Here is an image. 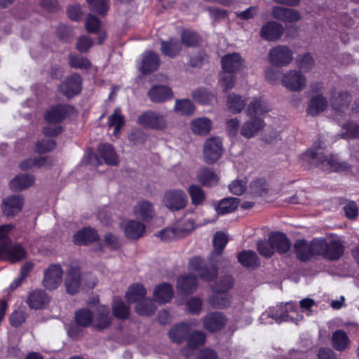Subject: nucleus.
Returning <instances> with one entry per match:
<instances>
[{
	"label": "nucleus",
	"mask_w": 359,
	"mask_h": 359,
	"mask_svg": "<svg viewBox=\"0 0 359 359\" xmlns=\"http://www.w3.org/2000/svg\"><path fill=\"white\" fill-rule=\"evenodd\" d=\"M188 192L190 195L191 203L195 205L202 204L205 199V192L197 185H191L189 187Z\"/></svg>",
	"instance_id": "54"
},
{
	"label": "nucleus",
	"mask_w": 359,
	"mask_h": 359,
	"mask_svg": "<svg viewBox=\"0 0 359 359\" xmlns=\"http://www.w3.org/2000/svg\"><path fill=\"white\" fill-rule=\"evenodd\" d=\"M182 45L187 47L196 46L199 43L200 38L198 34L189 29L183 30L181 34Z\"/></svg>",
	"instance_id": "50"
},
{
	"label": "nucleus",
	"mask_w": 359,
	"mask_h": 359,
	"mask_svg": "<svg viewBox=\"0 0 359 359\" xmlns=\"http://www.w3.org/2000/svg\"><path fill=\"white\" fill-rule=\"evenodd\" d=\"M325 257L330 260L339 259L344 253V246L339 238L326 241Z\"/></svg>",
	"instance_id": "21"
},
{
	"label": "nucleus",
	"mask_w": 359,
	"mask_h": 359,
	"mask_svg": "<svg viewBox=\"0 0 359 359\" xmlns=\"http://www.w3.org/2000/svg\"><path fill=\"white\" fill-rule=\"evenodd\" d=\"M137 121L143 127L154 130H163L168 123L165 115L154 111L143 113L139 116Z\"/></svg>",
	"instance_id": "6"
},
{
	"label": "nucleus",
	"mask_w": 359,
	"mask_h": 359,
	"mask_svg": "<svg viewBox=\"0 0 359 359\" xmlns=\"http://www.w3.org/2000/svg\"><path fill=\"white\" fill-rule=\"evenodd\" d=\"M332 343L337 351H343L348 348L350 340L345 332L337 330L332 334Z\"/></svg>",
	"instance_id": "42"
},
{
	"label": "nucleus",
	"mask_w": 359,
	"mask_h": 359,
	"mask_svg": "<svg viewBox=\"0 0 359 359\" xmlns=\"http://www.w3.org/2000/svg\"><path fill=\"white\" fill-rule=\"evenodd\" d=\"M124 116L121 114L120 108H116L109 118L108 125L109 127H114V135L117 136L120 133L121 128L124 126Z\"/></svg>",
	"instance_id": "46"
},
{
	"label": "nucleus",
	"mask_w": 359,
	"mask_h": 359,
	"mask_svg": "<svg viewBox=\"0 0 359 359\" xmlns=\"http://www.w3.org/2000/svg\"><path fill=\"white\" fill-rule=\"evenodd\" d=\"M297 257L301 261H306L311 257L310 243L304 240L297 241L294 245Z\"/></svg>",
	"instance_id": "45"
},
{
	"label": "nucleus",
	"mask_w": 359,
	"mask_h": 359,
	"mask_svg": "<svg viewBox=\"0 0 359 359\" xmlns=\"http://www.w3.org/2000/svg\"><path fill=\"white\" fill-rule=\"evenodd\" d=\"M196 178L200 183L206 187H212L219 181V177L214 170L206 167L201 168L198 170Z\"/></svg>",
	"instance_id": "31"
},
{
	"label": "nucleus",
	"mask_w": 359,
	"mask_h": 359,
	"mask_svg": "<svg viewBox=\"0 0 359 359\" xmlns=\"http://www.w3.org/2000/svg\"><path fill=\"white\" fill-rule=\"evenodd\" d=\"M204 327L210 332H216L222 329L226 323V317L221 312H212L203 319Z\"/></svg>",
	"instance_id": "17"
},
{
	"label": "nucleus",
	"mask_w": 359,
	"mask_h": 359,
	"mask_svg": "<svg viewBox=\"0 0 359 359\" xmlns=\"http://www.w3.org/2000/svg\"><path fill=\"white\" fill-rule=\"evenodd\" d=\"M73 110L74 108L69 105L57 104L46 111L44 118L50 123H57L64 120Z\"/></svg>",
	"instance_id": "13"
},
{
	"label": "nucleus",
	"mask_w": 359,
	"mask_h": 359,
	"mask_svg": "<svg viewBox=\"0 0 359 359\" xmlns=\"http://www.w3.org/2000/svg\"><path fill=\"white\" fill-rule=\"evenodd\" d=\"M23 197L22 195H12L3 201L2 210L7 216H14L19 213L23 205Z\"/></svg>",
	"instance_id": "18"
},
{
	"label": "nucleus",
	"mask_w": 359,
	"mask_h": 359,
	"mask_svg": "<svg viewBox=\"0 0 359 359\" xmlns=\"http://www.w3.org/2000/svg\"><path fill=\"white\" fill-rule=\"evenodd\" d=\"M342 128L345 130V133L342 135L344 138L359 137V123L350 121L344 124Z\"/></svg>",
	"instance_id": "59"
},
{
	"label": "nucleus",
	"mask_w": 359,
	"mask_h": 359,
	"mask_svg": "<svg viewBox=\"0 0 359 359\" xmlns=\"http://www.w3.org/2000/svg\"><path fill=\"white\" fill-rule=\"evenodd\" d=\"M297 305L294 303H287L284 306H277L269 309V311L262 314V318L268 316L275 320L277 323L290 321L297 324L303 318L302 315L298 313Z\"/></svg>",
	"instance_id": "2"
},
{
	"label": "nucleus",
	"mask_w": 359,
	"mask_h": 359,
	"mask_svg": "<svg viewBox=\"0 0 359 359\" xmlns=\"http://www.w3.org/2000/svg\"><path fill=\"white\" fill-rule=\"evenodd\" d=\"M270 111V107L265 100L262 97H254L248 104L246 114L251 118H258Z\"/></svg>",
	"instance_id": "20"
},
{
	"label": "nucleus",
	"mask_w": 359,
	"mask_h": 359,
	"mask_svg": "<svg viewBox=\"0 0 359 359\" xmlns=\"http://www.w3.org/2000/svg\"><path fill=\"white\" fill-rule=\"evenodd\" d=\"M99 236L97 231L90 227H85L74 235L73 241L77 245H86L95 241Z\"/></svg>",
	"instance_id": "29"
},
{
	"label": "nucleus",
	"mask_w": 359,
	"mask_h": 359,
	"mask_svg": "<svg viewBox=\"0 0 359 359\" xmlns=\"http://www.w3.org/2000/svg\"><path fill=\"white\" fill-rule=\"evenodd\" d=\"M251 193L257 196H262L267 192V184L264 179L253 181L250 186Z\"/></svg>",
	"instance_id": "60"
},
{
	"label": "nucleus",
	"mask_w": 359,
	"mask_h": 359,
	"mask_svg": "<svg viewBox=\"0 0 359 359\" xmlns=\"http://www.w3.org/2000/svg\"><path fill=\"white\" fill-rule=\"evenodd\" d=\"M205 341V334L202 331L194 332L188 340V346L182 350V353L187 357H189L191 350L204 344Z\"/></svg>",
	"instance_id": "36"
},
{
	"label": "nucleus",
	"mask_w": 359,
	"mask_h": 359,
	"mask_svg": "<svg viewBox=\"0 0 359 359\" xmlns=\"http://www.w3.org/2000/svg\"><path fill=\"white\" fill-rule=\"evenodd\" d=\"M283 32V27L280 23L269 21L262 25L259 34L266 41H275L280 39Z\"/></svg>",
	"instance_id": "14"
},
{
	"label": "nucleus",
	"mask_w": 359,
	"mask_h": 359,
	"mask_svg": "<svg viewBox=\"0 0 359 359\" xmlns=\"http://www.w3.org/2000/svg\"><path fill=\"white\" fill-rule=\"evenodd\" d=\"M182 43L177 39H170L161 42V50L162 53L170 57L177 56L182 51Z\"/></svg>",
	"instance_id": "34"
},
{
	"label": "nucleus",
	"mask_w": 359,
	"mask_h": 359,
	"mask_svg": "<svg viewBox=\"0 0 359 359\" xmlns=\"http://www.w3.org/2000/svg\"><path fill=\"white\" fill-rule=\"evenodd\" d=\"M163 203L168 210L177 211L187 206L188 197L182 189H169L163 195Z\"/></svg>",
	"instance_id": "3"
},
{
	"label": "nucleus",
	"mask_w": 359,
	"mask_h": 359,
	"mask_svg": "<svg viewBox=\"0 0 359 359\" xmlns=\"http://www.w3.org/2000/svg\"><path fill=\"white\" fill-rule=\"evenodd\" d=\"M67 292L70 294L78 293L82 287L83 279L79 268L72 266L69 269L65 278Z\"/></svg>",
	"instance_id": "11"
},
{
	"label": "nucleus",
	"mask_w": 359,
	"mask_h": 359,
	"mask_svg": "<svg viewBox=\"0 0 359 359\" xmlns=\"http://www.w3.org/2000/svg\"><path fill=\"white\" fill-rule=\"evenodd\" d=\"M323 142H316L304 154V158L310 163L328 172H344L351 169L346 161H341L337 155L327 154Z\"/></svg>",
	"instance_id": "1"
},
{
	"label": "nucleus",
	"mask_w": 359,
	"mask_h": 359,
	"mask_svg": "<svg viewBox=\"0 0 359 359\" xmlns=\"http://www.w3.org/2000/svg\"><path fill=\"white\" fill-rule=\"evenodd\" d=\"M197 285V278L193 275L183 276L177 280V287L181 292L184 294L192 293L196 289Z\"/></svg>",
	"instance_id": "35"
},
{
	"label": "nucleus",
	"mask_w": 359,
	"mask_h": 359,
	"mask_svg": "<svg viewBox=\"0 0 359 359\" xmlns=\"http://www.w3.org/2000/svg\"><path fill=\"white\" fill-rule=\"evenodd\" d=\"M133 213L137 218L149 222L154 216V208L150 202L142 201L134 206Z\"/></svg>",
	"instance_id": "26"
},
{
	"label": "nucleus",
	"mask_w": 359,
	"mask_h": 359,
	"mask_svg": "<svg viewBox=\"0 0 359 359\" xmlns=\"http://www.w3.org/2000/svg\"><path fill=\"white\" fill-rule=\"evenodd\" d=\"M273 250H276L280 254L287 252L291 246V243L287 236L282 233H275L269 236Z\"/></svg>",
	"instance_id": "30"
},
{
	"label": "nucleus",
	"mask_w": 359,
	"mask_h": 359,
	"mask_svg": "<svg viewBox=\"0 0 359 359\" xmlns=\"http://www.w3.org/2000/svg\"><path fill=\"white\" fill-rule=\"evenodd\" d=\"M47 158L44 157H36L28 158L20 163V168L27 170L32 168H39L46 165Z\"/></svg>",
	"instance_id": "57"
},
{
	"label": "nucleus",
	"mask_w": 359,
	"mask_h": 359,
	"mask_svg": "<svg viewBox=\"0 0 359 359\" xmlns=\"http://www.w3.org/2000/svg\"><path fill=\"white\" fill-rule=\"evenodd\" d=\"M223 154L222 140L217 137L207 139L203 146V158L208 164L217 161Z\"/></svg>",
	"instance_id": "5"
},
{
	"label": "nucleus",
	"mask_w": 359,
	"mask_h": 359,
	"mask_svg": "<svg viewBox=\"0 0 359 359\" xmlns=\"http://www.w3.org/2000/svg\"><path fill=\"white\" fill-rule=\"evenodd\" d=\"M228 238L225 233L217 232L213 237V245L215 250L220 255L227 244Z\"/></svg>",
	"instance_id": "62"
},
{
	"label": "nucleus",
	"mask_w": 359,
	"mask_h": 359,
	"mask_svg": "<svg viewBox=\"0 0 359 359\" xmlns=\"http://www.w3.org/2000/svg\"><path fill=\"white\" fill-rule=\"evenodd\" d=\"M327 106L326 99L322 95L313 97L308 104L307 114L311 116H316L323 111Z\"/></svg>",
	"instance_id": "37"
},
{
	"label": "nucleus",
	"mask_w": 359,
	"mask_h": 359,
	"mask_svg": "<svg viewBox=\"0 0 359 359\" xmlns=\"http://www.w3.org/2000/svg\"><path fill=\"white\" fill-rule=\"evenodd\" d=\"M233 285V280L231 276L220 277L219 280L213 286V291L217 293L227 292Z\"/></svg>",
	"instance_id": "53"
},
{
	"label": "nucleus",
	"mask_w": 359,
	"mask_h": 359,
	"mask_svg": "<svg viewBox=\"0 0 359 359\" xmlns=\"http://www.w3.org/2000/svg\"><path fill=\"white\" fill-rule=\"evenodd\" d=\"M174 109L182 115H191L195 111V106L190 100H177Z\"/></svg>",
	"instance_id": "49"
},
{
	"label": "nucleus",
	"mask_w": 359,
	"mask_h": 359,
	"mask_svg": "<svg viewBox=\"0 0 359 359\" xmlns=\"http://www.w3.org/2000/svg\"><path fill=\"white\" fill-rule=\"evenodd\" d=\"M238 262L245 267H257L259 265V257L252 250H243L238 255Z\"/></svg>",
	"instance_id": "41"
},
{
	"label": "nucleus",
	"mask_w": 359,
	"mask_h": 359,
	"mask_svg": "<svg viewBox=\"0 0 359 359\" xmlns=\"http://www.w3.org/2000/svg\"><path fill=\"white\" fill-rule=\"evenodd\" d=\"M210 304L215 308H224L230 304V298L225 293H217L213 291V294L210 299Z\"/></svg>",
	"instance_id": "55"
},
{
	"label": "nucleus",
	"mask_w": 359,
	"mask_h": 359,
	"mask_svg": "<svg viewBox=\"0 0 359 359\" xmlns=\"http://www.w3.org/2000/svg\"><path fill=\"white\" fill-rule=\"evenodd\" d=\"M272 16L283 22H295L301 19L300 13L295 9L275 6L272 8Z\"/></svg>",
	"instance_id": "15"
},
{
	"label": "nucleus",
	"mask_w": 359,
	"mask_h": 359,
	"mask_svg": "<svg viewBox=\"0 0 359 359\" xmlns=\"http://www.w3.org/2000/svg\"><path fill=\"white\" fill-rule=\"evenodd\" d=\"M98 152L107 164L111 165L118 164V156L111 144L106 143L100 144L98 147Z\"/></svg>",
	"instance_id": "39"
},
{
	"label": "nucleus",
	"mask_w": 359,
	"mask_h": 359,
	"mask_svg": "<svg viewBox=\"0 0 359 359\" xmlns=\"http://www.w3.org/2000/svg\"><path fill=\"white\" fill-rule=\"evenodd\" d=\"M173 296V290L171 285L163 283L157 285L154 291V298L159 304L170 302Z\"/></svg>",
	"instance_id": "32"
},
{
	"label": "nucleus",
	"mask_w": 359,
	"mask_h": 359,
	"mask_svg": "<svg viewBox=\"0 0 359 359\" xmlns=\"http://www.w3.org/2000/svg\"><path fill=\"white\" fill-rule=\"evenodd\" d=\"M147 294L146 289L140 284L131 285L126 293V297L128 303L143 300Z\"/></svg>",
	"instance_id": "44"
},
{
	"label": "nucleus",
	"mask_w": 359,
	"mask_h": 359,
	"mask_svg": "<svg viewBox=\"0 0 359 359\" xmlns=\"http://www.w3.org/2000/svg\"><path fill=\"white\" fill-rule=\"evenodd\" d=\"M281 83L291 91H301L306 84V79L299 70H290L283 74Z\"/></svg>",
	"instance_id": "7"
},
{
	"label": "nucleus",
	"mask_w": 359,
	"mask_h": 359,
	"mask_svg": "<svg viewBox=\"0 0 359 359\" xmlns=\"http://www.w3.org/2000/svg\"><path fill=\"white\" fill-rule=\"evenodd\" d=\"M189 267L191 270L197 272L200 278L204 281L212 280L217 274V269L215 264L209 266L205 264L203 260L199 257L190 259Z\"/></svg>",
	"instance_id": "8"
},
{
	"label": "nucleus",
	"mask_w": 359,
	"mask_h": 359,
	"mask_svg": "<svg viewBox=\"0 0 359 359\" xmlns=\"http://www.w3.org/2000/svg\"><path fill=\"white\" fill-rule=\"evenodd\" d=\"M75 320L78 325L88 327L93 324V315L88 309H81L75 313Z\"/></svg>",
	"instance_id": "51"
},
{
	"label": "nucleus",
	"mask_w": 359,
	"mask_h": 359,
	"mask_svg": "<svg viewBox=\"0 0 359 359\" xmlns=\"http://www.w3.org/2000/svg\"><path fill=\"white\" fill-rule=\"evenodd\" d=\"M264 121L260 118H252L246 121L241 126V134L245 138L250 139L255 136L264 129Z\"/></svg>",
	"instance_id": "19"
},
{
	"label": "nucleus",
	"mask_w": 359,
	"mask_h": 359,
	"mask_svg": "<svg viewBox=\"0 0 359 359\" xmlns=\"http://www.w3.org/2000/svg\"><path fill=\"white\" fill-rule=\"evenodd\" d=\"M125 234L130 239H138L144 234L145 226L140 222L130 220L125 226Z\"/></svg>",
	"instance_id": "33"
},
{
	"label": "nucleus",
	"mask_w": 359,
	"mask_h": 359,
	"mask_svg": "<svg viewBox=\"0 0 359 359\" xmlns=\"http://www.w3.org/2000/svg\"><path fill=\"white\" fill-rule=\"evenodd\" d=\"M69 64L72 67L76 69H88L91 65L86 58L74 55H69Z\"/></svg>",
	"instance_id": "64"
},
{
	"label": "nucleus",
	"mask_w": 359,
	"mask_h": 359,
	"mask_svg": "<svg viewBox=\"0 0 359 359\" xmlns=\"http://www.w3.org/2000/svg\"><path fill=\"white\" fill-rule=\"evenodd\" d=\"M224 72L234 74L243 69L244 60L238 53H233L224 55L221 60Z\"/></svg>",
	"instance_id": "12"
},
{
	"label": "nucleus",
	"mask_w": 359,
	"mask_h": 359,
	"mask_svg": "<svg viewBox=\"0 0 359 359\" xmlns=\"http://www.w3.org/2000/svg\"><path fill=\"white\" fill-rule=\"evenodd\" d=\"M81 90V78L77 74H74L67 78L60 86V90L68 97L79 94Z\"/></svg>",
	"instance_id": "16"
},
{
	"label": "nucleus",
	"mask_w": 359,
	"mask_h": 359,
	"mask_svg": "<svg viewBox=\"0 0 359 359\" xmlns=\"http://www.w3.org/2000/svg\"><path fill=\"white\" fill-rule=\"evenodd\" d=\"M192 96L196 102L202 104H210L212 101L215 100V97L213 94L202 88L194 90Z\"/></svg>",
	"instance_id": "52"
},
{
	"label": "nucleus",
	"mask_w": 359,
	"mask_h": 359,
	"mask_svg": "<svg viewBox=\"0 0 359 359\" xmlns=\"http://www.w3.org/2000/svg\"><path fill=\"white\" fill-rule=\"evenodd\" d=\"M63 271L60 265L51 264L45 271L43 285L48 290L56 289L62 283Z\"/></svg>",
	"instance_id": "9"
},
{
	"label": "nucleus",
	"mask_w": 359,
	"mask_h": 359,
	"mask_svg": "<svg viewBox=\"0 0 359 359\" xmlns=\"http://www.w3.org/2000/svg\"><path fill=\"white\" fill-rule=\"evenodd\" d=\"M351 100V95L347 92L335 93L331 97L330 104L337 113H344L348 109Z\"/></svg>",
	"instance_id": "25"
},
{
	"label": "nucleus",
	"mask_w": 359,
	"mask_h": 359,
	"mask_svg": "<svg viewBox=\"0 0 359 359\" xmlns=\"http://www.w3.org/2000/svg\"><path fill=\"white\" fill-rule=\"evenodd\" d=\"M34 177L31 175H19L10 182V188L13 191H21L33 184Z\"/></svg>",
	"instance_id": "38"
},
{
	"label": "nucleus",
	"mask_w": 359,
	"mask_h": 359,
	"mask_svg": "<svg viewBox=\"0 0 359 359\" xmlns=\"http://www.w3.org/2000/svg\"><path fill=\"white\" fill-rule=\"evenodd\" d=\"M257 251L262 256L266 258L271 257L274 253L271 241L269 239V241H259L257 242Z\"/></svg>",
	"instance_id": "61"
},
{
	"label": "nucleus",
	"mask_w": 359,
	"mask_h": 359,
	"mask_svg": "<svg viewBox=\"0 0 359 359\" xmlns=\"http://www.w3.org/2000/svg\"><path fill=\"white\" fill-rule=\"evenodd\" d=\"M268 60L273 66L285 67L292 62L293 51L287 46H276L269 50Z\"/></svg>",
	"instance_id": "4"
},
{
	"label": "nucleus",
	"mask_w": 359,
	"mask_h": 359,
	"mask_svg": "<svg viewBox=\"0 0 359 359\" xmlns=\"http://www.w3.org/2000/svg\"><path fill=\"white\" fill-rule=\"evenodd\" d=\"M189 331V325L183 323L171 328L168 334L172 341L180 344L186 339Z\"/></svg>",
	"instance_id": "40"
},
{
	"label": "nucleus",
	"mask_w": 359,
	"mask_h": 359,
	"mask_svg": "<svg viewBox=\"0 0 359 359\" xmlns=\"http://www.w3.org/2000/svg\"><path fill=\"white\" fill-rule=\"evenodd\" d=\"M113 313L118 318L125 319L128 317L129 308L121 299H115L113 304Z\"/></svg>",
	"instance_id": "56"
},
{
	"label": "nucleus",
	"mask_w": 359,
	"mask_h": 359,
	"mask_svg": "<svg viewBox=\"0 0 359 359\" xmlns=\"http://www.w3.org/2000/svg\"><path fill=\"white\" fill-rule=\"evenodd\" d=\"M226 105L231 112L240 113L244 109L245 100L239 95L230 94L227 97Z\"/></svg>",
	"instance_id": "47"
},
{
	"label": "nucleus",
	"mask_w": 359,
	"mask_h": 359,
	"mask_svg": "<svg viewBox=\"0 0 359 359\" xmlns=\"http://www.w3.org/2000/svg\"><path fill=\"white\" fill-rule=\"evenodd\" d=\"M326 240L315 238L310 242L311 257L314 255H322L325 257Z\"/></svg>",
	"instance_id": "58"
},
{
	"label": "nucleus",
	"mask_w": 359,
	"mask_h": 359,
	"mask_svg": "<svg viewBox=\"0 0 359 359\" xmlns=\"http://www.w3.org/2000/svg\"><path fill=\"white\" fill-rule=\"evenodd\" d=\"M136 312L141 316H151L154 313L156 306L151 299H144L135 307Z\"/></svg>",
	"instance_id": "48"
},
{
	"label": "nucleus",
	"mask_w": 359,
	"mask_h": 359,
	"mask_svg": "<svg viewBox=\"0 0 359 359\" xmlns=\"http://www.w3.org/2000/svg\"><path fill=\"white\" fill-rule=\"evenodd\" d=\"M212 127V123L210 119L206 117H200L194 118L190 123V129L193 133L204 136L208 135Z\"/></svg>",
	"instance_id": "27"
},
{
	"label": "nucleus",
	"mask_w": 359,
	"mask_h": 359,
	"mask_svg": "<svg viewBox=\"0 0 359 359\" xmlns=\"http://www.w3.org/2000/svg\"><path fill=\"white\" fill-rule=\"evenodd\" d=\"M148 97L153 102H163L171 100L173 97V93L167 86H154L149 90Z\"/></svg>",
	"instance_id": "23"
},
{
	"label": "nucleus",
	"mask_w": 359,
	"mask_h": 359,
	"mask_svg": "<svg viewBox=\"0 0 359 359\" xmlns=\"http://www.w3.org/2000/svg\"><path fill=\"white\" fill-rule=\"evenodd\" d=\"M90 9L99 14L104 15L108 10V0H86Z\"/></svg>",
	"instance_id": "63"
},
{
	"label": "nucleus",
	"mask_w": 359,
	"mask_h": 359,
	"mask_svg": "<svg viewBox=\"0 0 359 359\" xmlns=\"http://www.w3.org/2000/svg\"><path fill=\"white\" fill-rule=\"evenodd\" d=\"M27 302L30 308L41 309L48 303V297L43 290H35L29 294Z\"/></svg>",
	"instance_id": "28"
},
{
	"label": "nucleus",
	"mask_w": 359,
	"mask_h": 359,
	"mask_svg": "<svg viewBox=\"0 0 359 359\" xmlns=\"http://www.w3.org/2000/svg\"><path fill=\"white\" fill-rule=\"evenodd\" d=\"M111 323V316L109 308L104 305L99 306L93 320V326L97 330H102L107 328Z\"/></svg>",
	"instance_id": "22"
},
{
	"label": "nucleus",
	"mask_w": 359,
	"mask_h": 359,
	"mask_svg": "<svg viewBox=\"0 0 359 359\" xmlns=\"http://www.w3.org/2000/svg\"><path fill=\"white\" fill-rule=\"evenodd\" d=\"M159 65L158 55L153 51H147L142 55L140 69L143 74H148L156 70Z\"/></svg>",
	"instance_id": "24"
},
{
	"label": "nucleus",
	"mask_w": 359,
	"mask_h": 359,
	"mask_svg": "<svg viewBox=\"0 0 359 359\" xmlns=\"http://www.w3.org/2000/svg\"><path fill=\"white\" fill-rule=\"evenodd\" d=\"M238 198H226L222 200L215 208L217 214L224 215L235 210L239 203Z\"/></svg>",
	"instance_id": "43"
},
{
	"label": "nucleus",
	"mask_w": 359,
	"mask_h": 359,
	"mask_svg": "<svg viewBox=\"0 0 359 359\" xmlns=\"http://www.w3.org/2000/svg\"><path fill=\"white\" fill-rule=\"evenodd\" d=\"M26 251L20 244H0V258L15 263L24 259Z\"/></svg>",
	"instance_id": "10"
}]
</instances>
